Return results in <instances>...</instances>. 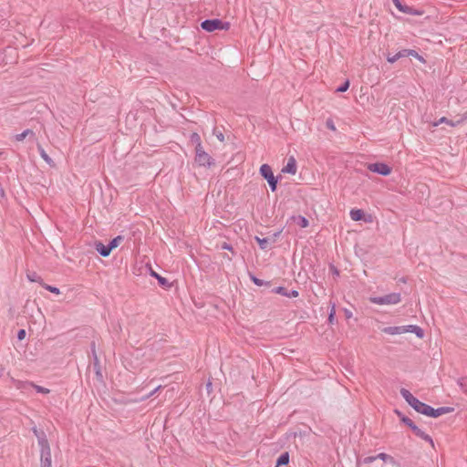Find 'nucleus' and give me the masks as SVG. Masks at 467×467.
<instances>
[{
	"mask_svg": "<svg viewBox=\"0 0 467 467\" xmlns=\"http://www.w3.org/2000/svg\"><path fill=\"white\" fill-rule=\"evenodd\" d=\"M335 316H336V315H333V313H329V315H328V322H329L330 324H333V323H334V321H335Z\"/></svg>",
	"mask_w": 467,
	"mask_h": 467,
	"instance_id": "nucleus-43",
	"label": "nucleus"
},
{
	"mask_svg": "<svg viewBox=\"0 0 467 467\" xmlns=\"http://www.w3.org/2000/svg\"><path fill=\"white\" fill-rule=\"evenodd\" d=\"M41 467H52L50 451L41 452Z\"/></svg>",
	"mask_w": 467,
	"mask_h": 467,
	"instance_id": "nucleus-16",
	"label": "nucleus"
},
{
	"mask_svg": "<svg viewBox=\"0 0 467 467\" xmlns=\"http://www.w3.org/2000/svg\"><path fill=\"white\" fill-rule=\"evenodd\" d=\"M413 433H414L417 437H419V438H420V439L424 440L425 441L429 442L432 447L434 446V443H433V440H432V438H431L429 434L425 433V432H424L422 430H420L419 427H417V428L413 429Z\"/></svg>",
	"mask_w": 467,
	"mask_h": 467,
	"instance_id": "nucleus-14",
	"label": "nucleus"
},
{
	"mask_svg": "<svg viewBox=\"0 0 467 467\" xmlns=\"http://www.w3.org/2000/svg\"><path fill=\"white\" fill-rule=\"evenodd\" d=\"M91 348H92L93 353L95 354V342H92Z\"/></svg>",
	"mask_w": 467,
	"mask_h": 467,
	"instance_id": "nucleus-46",
	"label": "nucleus"
},
{
	"mask_svg": "<svg viewBox=\"0 0 467 467\" xmlns=\"http://www.w3.org/2000/svg\"><path fill=\"white\" fill-rule=\"evenodd\" d=\"M457 384L459 385L462 392L467 394V377L459 378L457 380Z\"/></svg>",
	"mask_w": 467,
	"mask_h": 467,
	"instance_id": "nucleus-26",
	"label": "nucleus"
},
{
	"mask_svg": "<svg viewBox=\"0 0 467 467\" xmlns=\"http://www.w3.org/2000/svg\"><path fill=\"white\" fill-rule=\"evenodd\" d=\"M192 141L197 144H202L201 138L197 133L192 135Z\"/></svg>",
	"mask_w": 467,
	"mask_h": 467,
	"instance_id": "nucleus-39",
	"label": "nucleus"
},
{
	"mask_svg": "<svg viewBox=\"0 0 467 467\" xmlns=\"http://www.w3.org/2000/svg\"><path fill=\"white\" fill-rule=\"evenodd\" d=\"M260 174L267 181L271 191L275 192L277 186V179L275 177L272 168L268 164L260 167Z\"/></svg>",
	"mask_w": 467,
	"mask_h": 467,
	"instance_id": "nucleus-6",
	"label": "nucleus"
},
{
	"mask_svg": "<svg viewBox=\"0 0 467 467\" xmlns=\"http://www.w3.org/2000/svg\"><path fill=\"white\" fill-rule=\"evenodd\" d=\"M351 316V313H347V317H350Z\"/></svg>",
	"mask_w": 467,
	"mask_h": 467,
	"instance_id": "nucleus-47",
	"label": "nucleus"
},
{
	"mask_svg": "<svg viewBox=\"0 0 467 467\" xmlns=\"http://www.w3.org/2000/svg\"><path fill=\"white\" fill-rule=\"evenodd\" d=\"M403 13L409 14V15H412V16H421L423 14L422 11L414 9V8H412L410 6H408V5L405 6V8L403 10Z\"/></svg>",
	"mask_w": 467,
	"mask_h": 467,
	"instance_id": "nucleus-27",
	"label": "nucleus"
},
{
	"mask_svg": "<svg viewBox=\"0 0 467 467\" xmlns=\"http://www.w3.org/2000/svg\"><path fill=\"white\" fill-rule=\"evenodd\" d=\"M124 237L122 235H118L115 238H113L109 244V246L110 247L111 251L119 246L121 241H123Z\"/></svg>",
	"mask_w": 467,
	"mask_h": 467,
	"instance_id": "nucleus-25",
	"label": "nucleus"
},
{
	"mask_svg": "<svg viewBox=\"0 0 467 467\" xmlns=\"http://www.w3.org/2000/svg\"><path fill=\"white\" fill-rule=\"evenodd\" d=\"M406 55H407V57L411 56V57L417 58L418 60H420V62H425L422 56L419 55V53L413 49H406Z\"/></svg>",
	"mask_w": 467,
	"mask_h": 467,
	"instance_id": "nucleus-28",
	"label": "nucleus"
},
{
	"mask_svg": "<svg viewBox=\"0 0 467 467\" xmlns=\"http://www.w3.org/2000/svg\"><path fill=\"white\" fill-rule=\"evenodd\" d=\"M195 161L204 167H211L213 164V158L204 151L202 144H197L195 147Z\"/></svg>",
	"mask_w": 467,
	"mask_h": 467,
	"instance_id": "nucleus-5",
	"label": "nucleus"
},
{
	"mask_svg": "<svg viewBox=\"0 0 467 467\" xmlns=\"http://www.w3.org/2000/svg\"><path fill=\"white\" fill-rule=\"evenodd\" d=\"M221 248L223 249V250H228V251H231V252L234 253L233 246L230 244H228V243H225V242L221 244Z\"/></svg>",
	"mask_w": 467,
	"mask_h": 467,
	"instance_id": "nucleus-40",
	"label": "nucleus"
},
{
	"mask_svg": "<svg viewBox=\"0 0 467 467\" xmlns=\"http://www.w3.org/2000/svg\"><path fill=\"white\" fill-rule=\"evenodd\" d=\"M392 2L400 11L403 12L406 5H401L400 0H392Z\"/></svg>",
	"mask_w": 467,
	"mask_h": 467,
	"instance_id": "nucleus-38",
	"label": "nucleus"
},
{
	"mask_svg": "<svg viewBox=\"0 0 467 467\" xmlns=\"http://www.w3.org/2000/svg\"><path fill=\"white\" fill-rule=\"evenodd\" d=\"M255 240L258 243L261 249L265 250L269 248L270 240L268 238H260L255 236Z\"/></svg>",
	"mask_w": 467,
	"mask_h": 467,
	"instance_id": "nucleus-22",
	"label": "nucleus"
},
{
	"mask_svg": "<svg viewBox=\"0 0 467 467\" xmlns=\"http://www.w3.org/2000/svg\"><path fill=\"white\" fill-rule=\"evenodd\" d=\"M368 169L372 172H376L383 176H387L391 172V168L383 162L370 163L368 164Z\"/></svg>",
	"mask_w": 467,
	"mask_h": 467,
	"instance_id": "nucleus-7",
	"label": "nucleus"
},
{
	"mask_svg": "<svg viewBox=\"0 0 467 467\" xmlns=\"http://www.w3.org/2000/svg\"><path fill=\"white\" fill-rule=\"evenodd\" d=\"M33 389H35L36 390V392L38 393H42V394H48L50 392V389H47V388H44L42 386H38V385H36L34 383V386H32Z\"/></svg>",
	"mask_w": 467,
	"mask_h": 467,
	"instance_id": "nucleus-29",
	"label": "nucleus"
},
{
	"mask_svg": "<svg viewBox=\"0 0 467 467\" xmlns=\"http://www.w3.org/2000/svg\"><path fill=\"white\" fill-rule=\"evenodd\" d=\"M406 57H407L406 49H402V50L399 51L398 53H396L395 55L389 54L387 56V60H388V62L392 64V63L396 62L397 60H399L400 58Z\"/></svg>",
	"mask_w": 467,
	"mask_h": 467,
	"instance_id": "nucleus-17",
	"label": "nucleus"
},
{
	"mask_svg": "<svg viewBox=\"0 0 467 467\" xmlns=\"http://www.w3.org/2000/svg\"><path fill=\"white\" fill-rule=\"evenodd\" d=\"M388 335H400L405 333H414L419 338L424 337V331L421 327L416 325H407L399 327H385L381 330Z\"/></svg>",
	"mask_w": 467,
	"mask_h": 467,
	"instance_id": "nucleus-1",
	"label": "nucleus"
},
{
	"mask_svg": "<svg viewBox=\"0 0 467 467\" xmlns=\"http://www.w3.org/2000/svg\"><path fill=\"white\" fill-rule=\"evenodd\" d=\"M37 150H38V152L41 156V158L47 161L48 164H51L52 163V160L51 158L48 156V154L46 152V150L43 149V147L41 145H37Z\"/></svg>",
	"mask_w": 467,
	"mask_h": 467,
	"instance_id": "nucleus-23",
	"label": "nucleus"
},
{
	"mask_svg": "<svg viewBox=\"0 0 467 467\" xmlns=\"http://www.w3.org/2000/svg\"><path fill=\"white\" fill-rule=\"evenodd\" d=\"M150 275H151L152 276H154V277L158 280V282H159V284H160L161 285L165 286V285H169V282H168V280H167L165 277H163V276L160 275L159 274H157V273H156V272H154L153 270H151Z\"/></svg>",
	"mask_w": 467,
	"mask_h": 467,
	"instance_id": "nucleus-24",
	"label": "nucleus"
},
{
	"mask_svg": "<svg viewBox=\"0 0 467 467\" xmlns=\"http://www.w3.org/2000/svg\"><path fill=\"white\" fill-rule=\"evenodd\" d=\"M297 171L296 159L289 157L286 165L282 169L284 173L296 174Z\"/></svg>",
	"mask_w": 467,
	"mask_h": 467,
	"instance_id": "nucleus-11",
	"label": "nucleus"
},
{
	"mask_svg": "<svg viewBox=\"0 0 467 467\" xmlns=\"http://www.w3.org/2000/svg\"><path fill=\"white\" fill-rule=\"evenodd\" d=\"M377 460V457L376 456H368V457H365L361 462L364 463V464H369L371 462H373L374 461Z\"/></svg>",
	"mask_w": 467,
	"mask_h": 467,
	"instance_id": "nucleus-34",
	"label": "nucleus"
},
{
	"mask_svg": "<svg viewBox=\"0 0 467 467\" xmlns=\"http://www.w3.org/2000/svg\"><path fill=\"white\" fill-rule=\"evenodd\" d=\"M376 457H377V459H380L384 462H387V461L392 462L393 461V458L385 452H380L378 455H376Z\"/></svg>",
	"mask_w": 467,
	"mask_h": 467,
	"instance_id": "nucleus-30",
	"label": "nucleus"
},
{
	"mask_svg": "<svg viewBox=\"0 0 467 467\" xmlns=\"http://www.w3.org/2000/svg\"><path fill=\"white\" fill-rule=\"evenodd\" d=\"M329 313H333V315H336V306L334 303L331 304V309Z\"/></svg>",
	"mask_w": 467,
	"mask_h": 467,
	"instance_id": "nucleus-45",
	"label": "nucleus"
},
{
	"mask_svg": "<svg viewBox=\"0 0 467 467\" xmlns=\"http://www.w3.org/2000/svg\"><path fill=\"white\" fill-rule=\"evenodd\" d=\"M289 462V453L287 451L282 453L277 461H276V466L275 467H280L282 465H286L288 464Z\"/></svg>",
	"mask_w": 467,
	"mask_h": 467,
	"instance_id": "nucleus-19",
	"label": "nucleus"
},
{
	"mask_svg": "<svg viewBox=\"0 0 467 467\" xmlns=\"http://www.w3.org/2000/svg\"><path fill=\"white\" fill-rule=\"evenodd\" d=\"M27 136H31V137H35V132L30 130V129H26L23 132L19 133V134H16L15 136V140L16 141H22L24 140Z\"/></svg>",
	"mask_w": 467,
	"mask_h": 467,
	"instance_id": "nucleus-18",
	"label": "nucleus"
},
{
	"mask_svg": "<svg viewBox=\"0 0 467 467\" xmlns=\"http://www.w3.org/2000/svg\"><path fill=\"white\" fill-rule=\"evenodd\" d=\"M216 137H217V139H218L220 141H223V140H224V136H223V134L222 132L217 133V134H216Z\"/></svg>",
	"mask_w": 467,
	"mask_h": 467,
	"instance_id": "nucleus-44",
	"label": "nucleus"
},
{
	"mask_svg": "<svg viewBox=\"0 0 467 467\" xmlns=\"http://www.w3.org/2000/svg\"><path fill=\"white\" fill-rule=\"evenodd\" d=\"M161 389V386H158L156 387L153 390H151L146 397L142 398V400H145L150 397H152L153 395H155L160 389Z\"/></svg>",
	"mask_w": 467,
	"mask_h": 467,
	"instance_id": "nucleus-35",
	"label": "nucleus"
},
{
	"mask_svg": "<svg viewBox=\"0 0 467 467\" xmlns=\"http://www.w3.org/2000/svg\"><path fill=\"white\" fill-rule=\"evenodd\" d=\"M251 279H252V281H253L256 285H259V286H260V285H263V283H264V281H263V280H261V279H259V278H257V277H255V276H254V275H252V276H251Z\"/></svg>",
	"mask_w": 467,
	"mask_h": 467,
	"instance_id": "nucleus-41",
	"label": "nucleus"
},
{
	"mask_svg": "<svg viewBox=\"0 0 467 467\" xmlns=\"http://www.w3.org/2000/svg\"><path fill=\"white\" fill-rule=\"evenodd\" d=\"M25 337H26V330H25V329H20V330L17 332V338H18L19 340H23Z\"/></svg>",
	"mask_w": 467,
	"mask_h": 467,
	"instance_id": "nucleus-42",
	"label": "nucleus"
},
{
	"mask_svg": "<svg viewBox=\"0 0 467 467\" xmlns=\"http://www.w3.org/2000/svg\"><path fill=\"white\" fill-rule=\"evenodd\" d=\"M326 127H327L328 130H333V131H335V130H336V126H335V123H334V121H333V119H327L326 120Z\"/></svg>",
	"mask_w": 467,
	"mask_h": 467,
	"instance_id": "nucleus-33",
	"label": "nucleus"
},
{
	"mask_svg": "<svg viewBox=\"0 0 467 467\" xmlns=\"http://www.w3.org/2000/svg\"><path fill=\"white\" fill-rule=\"evenodd\" d=\"M230 24L228 22H223L221 19H206L201 23V27L207 31L213 32L214 30H227Z\"/></svg>",
	"mask_w": 467,
	"mask_h": 467,
	"instance_id": "nucleus-4",
	"label": "nucleus"
},
{
	"mask_svg": "<svg viewBox=\"0 0 467 467\" xmlns=\"http://www.w3.org/2000/svg\"><path fill=\"white\" fill-rule=\"evenodd\" d=\"M364 217V212L360 209H353L350 211V218L353 221H360Z\"/></svg>",
	"mask_w": 467,
	"mask_h": 467,
	"instance_id": "nucleus-20",
	"label": "nucleus"
},
{
	"mask_svg": "<svg viewBox=\"0 0 467 467\" xmlns=\"http://www.w3.org/2000/svg\"><path fill=\"white\" fill-rule=\"evenodd\" d=\"M299 219H300L299 224L301 227L306 228L308 226V220L306 217L300 216Z\"/></svg>",
	"mask_w": 467,
	"mask_h": 467,
	"instance_id": "nucleus-37",
	"label": "nucleus"
},
{
	"mask_svg": "<svg viewBox=\"0 0 467 467\" xmlns=\"http://www.w3.org/2000/svg\"><path fill=\"white\" fill-rule=\"evenodd\" d=\"M14 386L23 393H27L34 386L31 381L14 380Z\"/></svg>",
	"mask_w": 467,
	"mask_h": 467,
	"instance_id": "nucleus-10",
	"label": "nucleus"
},
{
	"mask_svg": "<svg viewBox=\"0 0 467 467\" xmlns=\"http://www.w3.org/2000/svg\"><path fill=\"white\" fill-rule=\"evenodd\" d=\"M43 287L46 290H47V291H49L51 293H54V294H57V295L60 294V290L57 287H56V286H52V285H44Z\"/></svg>",
	"mask_w": 467,
	"mask_h": 467,
	"instance_id": "nucleus-31",
	"label": "nucleus"
},
{
	"mask_svg": "<svg viewBox=\"0 0 467 467\" xmlns=\"http://www.w3.org/2000/svg\"><path fill=\"white\" fill-rule=\"evenodd\" d=\"M369 301L375 305H397L401 301L400 293H390L382 296H371Z\"/></svg>",
	"mask_w": 467,
	"mask_h": 467,
	"instance_id": "nucleus-3",
	"label": "nucleus"
},
{
	"mask_svg": "<svg viewBox=\"0 0 467 467\" xmlns=\"http://www.w3.org/2000/svg\"><path fill=\"white\" fill-rule=\"evenodd\" d=\"M349 88V81L346 80L341 86L337 88V92H345Z\"/></svg>",
	"mask_w": 467,
	"mask_h": 467,
	"instance_id": "nucleus-32",
	"label": "nucleus"
},
{
	"mask_svg": "<svg viewBox=\"0 0 467 467\" xmlns=\"http://www.w3.org/2000/svg\"><path fill=\"white\" fill-rule=\"evenodd\" d=\"M27 277L31 282H38L41 279L36 273L28 274Z\"/></svg>",
	"mask_w": 467,
	"mask_h": 467,
	"instance_id": "nucleus-36",
	"label": "nucleus"
},
{
	"mask_svg": "<svg viewBox=\"0 0 467 467\" xmlns=\"http://www.w3.org/2000/svg\"><path fill=\"white\" fill-rule=\"evenodd\" d=\"M38 444L41 448V452L50 451L48 441L44 434L41 437H38Z\"/></svg>",
	"mask_w": 467,
	"mask_h": 467,
	"instance_id": "nucleus-21",
	"label": "nucleus"
},
{
	"mask_svg": "<svg viewBox=\"0 0 467 467\" xmlns=\"http://www.w3.org/2000/svg\"><path fill=\"white\" fill-rule=\"evenodd\" d=\"M275 293L276 294H279L281 296H286V297H297L299 293L297 290H291V291H288L285 287L284 286H277L275 288H274L273 290Z\"/></svg>",
	"mask_w": 467,
	"mask_h": 467,
	"instance_id": "nucleus-13",
	"label": "nucleus"
},
{
	"mask_svg": "<svg viewBox=\"0 0 467 467\" xmlns=\"http://www.w3.org/2000/svg\"><path fill=\"white\" fill-rule=\"evenodd\" d=\"M396 414L400 417V420L406 424L413 431V429L418 426L407 416L403 415L400 411L395 410Z\"/></svg>",
	"mask_w": 467,
	"mask_h": 467,
	"instance_id": "nucleus-15",
	"label": "nucleus"
},
{
	"mask_svg": "<svg viewBox=\"0 0 467 467\" xmlns=\"http://www.w3.org/2000/svg\"><path fill=\"white\" fill-rule=\"evenodd\" d=\"M400 395L408 402V404L411 406L417 412L427 416L430 405L419 400L410 392V390L406 389H400Z\"/></svg>",
	"mask_w": 467,
	"mask_h": 467,
	"instance_id": "nucleus-2",
	"label": "nucleus"
},
{
	"mask_svg": "<svg viewBox=\"0 0 467 467\" xmlns=\"http://www.w3.org/2000/svg\"><path fill=\"white\" fill-rule=\"evenodd\" d=\"M94 248L96 251L103 257H107L110 254L111 249L108 245H104L101 242L98 241L94 244Z\"/></svg>",
	"mask_w": 467,
	"mask_h": 467,
	"instance_id": "nucleus-12",
	"label": "nucleus"
},
{
	"mask_svg": "<svg viewBox=\"0 0 467 467\" xmlns=\"http://www.w3.org/2000/svg\"><path fill=\"white\" fill-rule=\"evenodd\" d=\"M465 120H467V111L464 112L461 118L455 121L453 120H451L449 119H447L446 117H441L439 120L433 122V126L434 127H437L438 125L441 124V123H446L451 127H456V126H459L461 124H462Z\"/></svg>",
	"mask_w": 467,
	"mask_h": 467,
	"instance_id": "nucleus-8",
	"label": "nucleus"
},
{
	"mask_svg": "<svg viewBox=\"0 0 467 467\" xmlns=\"http://www.w3.org/2000/svg\"><path fill=\"white\" fill-rule=\"evenodd\" d=\"M452 410L453 409L450 408V407H440V408L434 409L430 406L427 416L432 417V418H438L443 414L452 411Z\"/></svg>",
	"mask_w": 467,
	"mask_h": 467,
	"instance_id": "nucleus-9",
	"label": "nucleus"
}]
</instances>
